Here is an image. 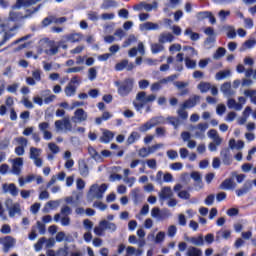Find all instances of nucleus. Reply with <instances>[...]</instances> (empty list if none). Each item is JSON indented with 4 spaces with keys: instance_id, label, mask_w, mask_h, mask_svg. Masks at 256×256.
<instances>
[{
    "instance_id": "nucleus-1",
    "label": "nucleus",
    "mask_w": 256,
    "mask_h": 256,
    "mask_svg": "<svg viewBox=\"0 0 256 256\" xmlns=\"http://www.w3.org/2000/svg\"><path fill=\"white\" fill-rule=\"evenodd\" d=\"M114 85L117 87V93L120 97H128L135 87L134 78H125L123 81H116Z\"/></svg>"
},
{
    "instance_id": "nucleus-2",
    "label": "nucleus",
    "mask_w": 256,
    "mask_h": 256,
    "mask_svg": "<svg viewBox=\"0 0 256 256\" xmlns=\"http://www.w3.org/2000/svg\"><path fill=\"white\" fill-rule=\"evenodd\" d=\"M29 15H23L21 12L12 10L9 12L8 18L5 20L6 29H8V33H13L17 29V22L22 19H27Z\"/></svg>"
},
{
    "instance_id": "nucleus-3",
    "label": "nucleus",
    "mask_w": 256,
    "mask_h": 256,
    "mask_svg": "<svg viewBox=\"0 0 256 256\" xmlns=\"http://www.w3.org/2000/svg\"><path fill=\"white\" fill-rule=\"evenodd\" d=\"M157 99L154 94L147 95V92H139L136 95V101L133 102L134 109L141 113L145 105L153 103Z\"/></svg>"
},
{
    "instance_id": "nucleus-4",
    "label": "nucleus",
    "mask_w": 256,
    "mask_h": 256,
    "mask_svg": "<svg viewBox=\"0 0 256 256\" xmlns=\"http://www.w3.org/2000/svg\"><path fill=\"white\" fill-rule=\"evenodd\" d=\"M107 189V184H102L100 186L99 184H93L88 192V201H93V199H102Z\"/></svg>"
},
{
    "instance_id": "nucleus-5",
    "label": "nucleus",
    "mask_w": 256,
    "mask_h": 256,
    "mask_svg": "<svg viewBox=\"0 0 256 256\" xmlns=\"http://www.w3.org/2000/svg\"><path fill=\"white\" fill-rule=\"evenodd\" d=\"M163 123H165V118L163 116H156L144 124H141L138 128V131H140V133H147V131H151L153 127H157V125H163Z\"/></svg>"
},
{
    "instance_id": "nucleus-6",
    "label": "nucleus",
    "mask_w": 256,
    "mask_h": 256,
    "mask_svg": "<svg viewBox=\"0 0 256 256\" xmlns=\"http://www.w3.org/2000/svg\"><path fill=\"white\" fill-rule=\"evenodd\" d=\"M209 129V124L207 122H200L197 125H190L189 130L194 131L193 137L195 139H205V133Z\"/></svg>"
},
{
    "instance_id": "nucleus-7",
    "label": "nucleus",
    "mask_w": 256,
    "mask_h": 256,
    "mask_svg": "<svg viewBox=\"0 0 256 256\" xmlns=\"http://www.w3.org/2000/svg\"><path fill=\"white\" fill-rule=\"evenodd\" d=\"M55 129L58 133H61V132L75 133V130L73 129V124H71V120H69V118H64L63 120H57L55 122Z\"/></svg>"
},
{
    "instance_id": "nucleus-8",
    "label": "nucleus",
    "mask_w": 256,
    "mask_h": 256,
    "mask_svg": "<svg viewBox=\"0 0 256 256\" xmlns=\"http://www.w3.org/2000/svg\"><path fill=\"white\" fill-rule=\"evenodd\" d=\"M41 153L43 150L37 147H30L29 159H31L35 167H43V160L41 159Z\"/></svg>"
},
{
    "instance_id": "nucleus-9",
    "label": "nucleus",
    "mask_w": 256,
    "mask_h": 256,
    "mask_svg": "<svg viewBox=\"0 0 256 256\" xmlns=\"http://www.w3.org/2000/svg\"><path fill=\"white\" fill-rule=\"evenodd\" d=\"M5 207L8 210L9 217H15V215H21V205L19 203H13L12 199L5 201Z\"/></svg>"
},
{
    "instance_id": "nucleus-10",
    "label": "nucleus",
    "mask_w": 256,
    "mask_h": 256,
    "mask_svg": "<svg viewBox=\"0 0 256 256\" xmlns=\"http://www.w3.org/2000/svg\"><path fill=\"white\" fill-rule=\"evenodd\" d=\"M44 53L50 56L57 55L59 53V45L57 42L52 40L45 41Z\"/></svg>"
},
{
    "instance_id": "nucleus-11",
    "label": "nucleus",
    "mask_w": 256,
    "mask_h": 256,
    "mask_svg": "<svg viewBox=\"0 0 256 256\" xmlns=\"http://www.w3.org/2000/svg\"><path fill=\"white\" fill-rule=\"evenodd\" d=\"M10 163L12 165L11 173L13 175H21V171L23 169V158L18 157L10 160Z\"/></svg>"
},
{
    "instance_id": "nucleus-12",
    "label": "nucleus",
    "mask_w": 256,
    "mask_h": 256,
    "mask_svg": "<svg viewBox=\"0 0 256 256\" xmlns=\"http://www.w3.org/2000/svg\"><path fill=\"white\" fill-rule=\"evenodd\" d=\"M219 189L223 191H233L237 189V183H235V179L233 177L225 179L219 186Z\"/></svg>"
},
{
    "instance_id": "nucleus-13",
    "label": "nucleus",
    "mask_w": 256,
    "mask_h": 256,
    "mask_svg": "<svg viewBox=\"0 0 256 256\" xmlns=\"http://www.w3.org/2000/svg\"><path fill=\"white\" fill-rule=\"evenodd\" d=\"M157 7H159L157 1H153L152 4L141 2L140 4L134 6V11H141V9H144V11L151 12L153 9H157Z\"/></svg>"
},
{
    "instance_id": "nucleus-14",
    "label": "nucleus",
    "mask_w": 256,
    "mask_h": 256,
    "mask_svg": "<svg viewBox=\"0 0 256 256\" xmlns=\"http://www.w3.org/2000/svg\"><path fill=\"white\" fill-rule=\"evenodd\" d=\"M173 197V190L169 186L162 187L161 191L159 192V199L161 201V205L165 202V199H172Z\"/></svg>"
},
{
    "instance_id": "nucleus-15",
    "label": "nucleus",
    "mask_w": 256,
    "mask_h": 256,
    "mask_svg": "<svg viewBox=\"0 0 256 256\" xmlns=\"http://www.w3.org/2000/svg\"><path fill=\"white\" fill-rule=\"evenodd\" d=\"M15 243H17V240H15V238L11 236H6L2 242L4 253H9V251L13 249V247H15Z\"/></svg>"
},
{
    "instance_id": "nucleus-16",
    "label": "nucleus",
    "mask_w": 256,
    "mask_h": 256,
    "mask_svg": "<svg viewBox=\"0 0 256 256\" xmlns=\"http://www.w3.org/2000/svg\"><path fill=\"white\" fill-rule=\"evenodd\" d=\"M251 189H253V181L247 180L240 189L236 190V195L237 197H243V195H247Z\"/></svg>"
},
{
    "instance_id": "nucleus-17",
    "label": "nucleus",
    "mask_w": 256,
    "mask_h": 256,
    "mask_svg": "<svg viewBox=\"0 0 256 256\" xmlns=\"http://www.w3.org/2000/svg\"><path fill=\"white\" fill-rule=\"evenodd\" d=\"M165 237H166V234L164 231H159L156 236H155V233H150L148 234V239L151 240V239H154V243L156 245H161V243H163L165 241Z\"/></svg>"
},
{
    "instance_id": "nucleus-18",
    "label": "nucleus",
    "mask_w": 256,
    "mask_h": 256,
    "mask_svg": "<svg viewBox=\"0 0 256 256\" xmlns=\"http://www.w3.org/2000/svg\"><path fill=\"white\" fill-rule=\"evenodd\" d=\"M139 29L140 31H159V29H161V26H159L158 23L146 22L140 24Z\"/></svg>"
},
{
    "instance_id": "nucleus-19",
    "label": "nucleus",
    "mask_w": 256,
    "mask_h": 256,
    "mask_svg": "<svg viewBox=\"0 0 256 256\" xmlns=\"http://www.w3.org/2000/svg\"><path fill=\"white\" fill-rule=\"evenodd\" d=\"M87 117H89V115L87 114V112L85 110H83V108H78L74 112V119H76V121L78 123H83V122L87 121Z\"/></svg>"
},
{
    "instance_id": "nucleus-20",
    "label": "nucleus",
    "mask_w": 256,
    "mask_h": 256,
    "mask_svg": "<svg viewBox=\"0 0 256 256\" xmlns=\"http://www.w3.org/2000/svg\"><path fill=\"white\" fill-rule=\"evenodd\" d=\"M2 189L5 193H10L12 197H17L19 195V189H17V186L15 184H3Z\"/></svg>"
},
{
    "instance_id": "nucleus-21",
    "label": "nucleus",
    "mask_w": 256,
    "mask_h": 256,
    "mask_svg": "<svg viewBox=\"0 0 256 256\" xmlns=\"http://www.w3.org/2000/svg\"><path fill=\"white\" fill-rule=\"evenodd\" d=\"M199 101H201V96H193L190 99L186 100L182 106L183 109H191L193 107H195V105H197L199 103Z\"/></svg>"
},
{
    "instance_id": "nucleus-22",
    "label": "nucleus",
    "mask_w": 256,
    "mask_h": 256,
    "mask_svg": "<svg viewBox=\"0 0 256 256\" xmlns=\"http://www.w3.org/2000/svg\"><path fill=\"white\" fill-rule=\"evenodd\" d=\"M175 41V36L169 32H163L158 37V42L162 45L165 43H173Z\"/></svg>"
},
{
    "instance_id": "nucleus-23",
    "label": "nucleus",
    "mask_w": 256,
    "mask_h": 256,
    "mask_svg": "<svg viewBox=\"0 0 256 256\" xmlns=\"http://www.w3.org/2000/svg\"><path fill=\"white\" fill-rule=\"evenodd\" d=\"M220 157L224 165H231L232 163L231 150H229V148L222 149L220 152Z\"/></svg>"
},
{
    "instance_id": "nucleus-24",
    "label": "nucleus",
    "mask_w": 256,
    "mask_h": 256,
    "mask_svg": "<svg viewBox=\"0 0 256 256\" xmlns=\"http://www.w3.org/2000/svg\"><path fill=\"white\" fill-rule=\"evenodd\" d=\"M47 256H69V250L67 247L59 248L57 251L48 249L46 251Z\"/></svg>"
},
{
    "instance_id": "nucleus-25",
    "label": "nucleus",
    "mask_w": 256,
    "mask_h": 256,
    "mask_svg": "<svg viewBox=\"0 0 256 256\" xmlns=\"http://www.w3.org/2000/svg\"><path fill=\"white\" fill-rule=\"evenodd\" d=\"M191 178L195 181L196 191H201V189H203V180L201 179V174L199 172H192Z\"/></svg>"
},
{
    "instance_id": "nucleus-26",
    "label": "nucleus",
    "mask_w": 256,
    "mask_h": 256,
    "mask_svg": "<svg viewBox=\"0 0 256 256\" xmlns=\"http://www.w3.org/2000/svg\"><path fill=\"white\" fill-rule=\"evenodd\" d=\"M41 0H17L16 5L13 9H21V7H31V5H35L39 3Z\"/></svg>"
},
{
    "instance_id": "nucleus-27",
    "label": "nucleus",
    "mask_w": 256,
    "mask_h": 256,
    "mask_svg": "<svg viewBox=\"0 0 256 256\" xmlns=\"http://www.w3.org/2000/svg\"><path fill=\"white\" fill-rule=\"evenodd\" d=\"M54 221L56 223H59V221H60L62 227H69V225H71V218H69V216L61 217V214H55Z\"/></svg>"
},
{
    "instance_id": "nucleus-28",
    "label": "nucleus",
    "mask_w": 256,
    "mask_h": 256,
    "mask_svg": "<svg viewBox=\"0 0 256 256\" xmlns=\"http://www.w3.org/2000/svg\"><path fill=\"white\" fill-rule=\"evenodd\" d=\"M220 91L223 92V95H225V97H232V95L235 94V90H233V88H231V82H225L221 86Z\"/></svg>"
},
{
    "instance_id": "nucleus-29",
    "label": "nucleus",
    "mask_w": 256,
    "mask_h": 256,
    "mask_svg": "<svg viewBox=\"0 0 256 256\" xmlns=\"http://www.w3.org/2000/svg\"><path fill=\"white\" fill-rule=\"evenodd\" d=\"M115 134L109 130H103L102 136L100 137V143H111Z\"/></svg>"
},
{
    "instance_id": "nucleus-30",
    "label": "nucleus",
    "mask_w": 256,
    "mask_h": 256,
    "mask_svg": "<svg viewBox=\"0 0 256 256\" xmlns=\"http://www.w3.org/2000/svg\"><path fill=\"white\" fill-rule=\"evenodd\" d=\"M88 153H89L90 157L92 159H94V161H97V163H102L103 156L101 154H99V152H97V150L95 148H93V146L88 147Z\"/></svg>"
},
{
    "instance_id": "nucleus-31",
    "label": "nucleus",
    "mask_w": 256,
    "mask_h": 256,
    "mask_svg": "<svg viewBox=\"0 0 256 256\" xmlns=\"http://www.w3.org/2000/svg\"><path fill=\"white\" fill-rule=\"evenodd\" d=\"M101 225H104L105 231H109L110 233H115V231H117V224L110 222L109 220H102Z\"/></svg>"
},
{
    "instance_id": "nucleus-32",
    "label": "nucleus",
    "mask_w": 256,
    "mask_h": 256,
    "mask_svg": "<svg viewBox=\"0 0 256 256\" xmlns=\"http://www.w3.org/2000/svg\"><path fill=\"white\" fill-rule=\"evenodd\" d=\"M79 173L82 177H89V166L85 160L79 162Z\"/></svg>"
},
{
    "instance_id": "nucleus-33",
    "label": "nucleus",
    "mask_w": 256,
    "mask_h": 256,
    "mask_svg": "<svg viewBox=\"0 0 256 256\" xmlns=\"http://www.w3.org/2000/svg\"><path fill=\"white\" fill-rule=\"evenodd\" d=\"M227 107L228 109H234L235 111H241V109H243V105L235 101L233 98L228 99Z\"/></svg>"
},
{
    "instance_id": "nucleus-34",
    "label": "nucleus",
    "mask_w": 256,
    "mask_h": 256,
    "mask_svg": "<svg viewBox=\"0 0 256 256\" xmlns=\"http://www.w3.org/2000/svg\"><path fill=\"white\" fill-rule=\"evenodd\" d=\"M64 39L66 41H69L70 43H79L81 41V34L79 33H72L64 36Z\"/></svg>"
},
{
    "instance_id": "nucleus-35",
    "label": "nucleus",
    "mask_w": 256,
    "mask_h": 256,
    "mask_svg": "<svg viewBox=\"0 0 256 256\" xmlns=\"http://www.w3.org/2000/svg\"><path fill=\"white\" fill-rule=\"evenodd\" d=\"M166 121H168V123L172 125L174 129H179L181 126V119L179 117L169 116L166 118Z\"/></svg>"
},
{
    "instance_id": "nucleus-36",
    "label": "nucleus",
    "mask_w": 256,
    "mask_h": 256,
    "mask_svg": "<svg viewBox=\"0 0 256 256\" xmlns=\"http://www.w3.org/2000/svg\"><path fill=\"white\" fill-rule=\"evenodd\" d=\"M64 93L66 97H75V94L77 93V86H72L71 84H67Z\"/></svg>"
},
{
    "instance_id": "nucleus-37",
    "label": "nucleus",
    "mask_w": 256,
    "mask_h": 256,
    "mask_svg": "<svg viewBox=\"0 0 256 256\" xmlns=\"http://www.w3.org/2000/svg\"><path fill=\"white\" fill-rule=\"evenodd\" d=\"M201 255H203V251H201V249L195 246H190L186 251V256H201Z\"/></svg>"
},
{
    "instance_id": "nucleus-38",
    "label": "nucleus",
    "mask_w": 256,
    "mask_h": 256,
    "mask_svg": "<svg viewBox=\"0 0 256 256\" xmlns=\"http://www.w3.org/2000/svg\"><path fill=\"white\" fill-rule=\"evenodd\" d=\"M14 36L15 33L10 32H7L6 34H0V47H3V45H5V43H7V41L10 39H13Z\"/></svg>"
},
{
    "instance_id": "nucleus-39",
    "label": "nucleus",
    "mask_w": 256,
    "mask_h": 256,
    "mask_svg": "<svg viewBox=\"0 0 256 256\" xmlns=\"http://www.w3.org/2000/svg\"><path fill=\"white\" fill-rule=\"evenodd\" d=\"M117 5L118 4L115 0H104L100 6V9L107 11V9H111V7H117Z\"/></svg>"
},
{
    "instance_id": "nucleus-40",
    "label": "nucleus",
    "mask_w": 256,
    "mask_h": 256,
    "mask_svg": "<svg viewBox=\"0 0 256 256\" xmlns=\"http://www.w3.org/2000/svg\"><path fill=\"white\" fill-rule=\"evenodd\" d=\"M162 51H165V46H163V44L160 42L151 44V52L153 55H157V53H161Z\"/></svg>"
},
{
    "instance_id": "nucleus-41",
    "label": "nucleus",
    "mask_w": 256,
    "mask_h": 256,
    "mask_svg": "<svg viewBox=\"0 0 256 256\" xmlns=\"http://www.w3.org/2000/svg\"><path fill=\"white\" fill-rule=\"evenodd\" d=\"M189 241L190 243H192V245H196V247H203V245H205V240H203V236L191 237Z\"/></svg>"
},
{
    "instance_id": "nucleus-42",
    "label": "nucleus",
    "mask_w": 256,
    "mask_h": 256,
    "mask_svg": "<svg viewBox=\"0 0 256 256\" xmlns=\"http://www.w3.org/2000/svg\"><path fill=\"white\" fill-rule=\"evenodd\" d=\"M227 77H231V71L229 70L220 71L215 75L216 81H223V79H227Z\"/></svg>"
},
{
    "instance_id": "nucleus-43",
    "label": "nucleus",
    "mask_w": 256,
    "mask_h": 256,
    "mask_svg": "<svg viewBox=\"0 0 256 256\" xmlns=\"http://www.w3.org/2000/svg\"><path fill=\"white\" fill-rule=\"evenodd\" d=\"M139 139H141V134H139V132H132L127 139V144L133 145V143L139 141Z\"/></svg>"
},
{
    "instance_id": "nucleus-44",
    "label": "nucleus",
    "mask_w": 256,
    "mask_h": 256,
    "mask_svg": "<svg viewBox=\"0 0 256 256\" xmlns=\"http://www.w3.org/2000/svg\"><path fill=\"white\" fill-rule=\"evenodd\" d=\"M225 31L228 39H235L237 37V32L235 31V27L226 26Z\"/></svg>"
},
{
    "instance_id": "nucleus-45",
    "label": "nucleus",
    "mask_w": 256,
    "mask_h": 256,
    "mask_svg": "<svg viewBox=\"0 0 256 256\" xmlns=\"http://www.w3.org/2000/svg\"><path fill=\"white\" fill-rule=\"evenodd\" d=\"M255 44H256L255 40H247L240 47V51H247V49H253L255 47Z\"/></svg>"
},
{
    "instance_id": "nucleus-46",
    "label": "nucleus",
    "mask_w": 256,
    "mask_h": 256,
    "mask_svg": "<svg viewBox=\"0 0 256 256\" xmlns=\"http://www.w3.org/2000/svg\"><path fill=\"white\" fill-rule=\"evenodd\" d=\"M184 35L190 37L191 41H199V33L193 32L191 28H187L184 32Z\"/></svg>"
},
{
    "instance_id": "nucleus-47",
    "label": "nucleus",
    "mask_w": 256,
    "mask_h": 256,
    "mask_svg": "<svg viewBox=\"0 0 256 256\" xmlns=\"http://www.w3.org/2000/svg\"><path fill=\"white\" fill-rule=\"evenodd\" d=\"M231 16V11L229 10H220L218 13L219 20L221 23H225L227 21V17Z\"/></svg>"
},
{
    "instance_id": "nucleus-48",
    "label": "nucleus",
    "mask_w": 256,
    "mask_h": 256,
    "mask_svg": "<svg viewBox=\"0 0 256 256\" xmlns=\"http://www.w3.org/2000/svg\"><path fill=\"white\" fill-rule=\"evenodd\" d=\"M173 214L171 213V210L164 208L160 211V219L159 221H165V219H169V217H172Z\"/></svg>"
},
{
    "instance_id": "nucleus-49",
    "label": "nucleus",
    "mask_w": 256,
    "mask_h": 256,
    "mask_svg": "<svg viewBox=\"0 0 256 256\" xmlns=\"http://www.w3.org/2000/svg\"><path fill=\"white\" fill-rule=\"evenodd\" d=\"M185 109L187 108H183V105H181L180 108L177 110L178 117H180V119H183V121L189 119V113H187Z\"/></svg>"
},
{
    "instance_id": "nucleus-50",
    "label": "nucleus",
    "mask_w": 256,
    "mask_h": 256,
    "mask_svg": "<svg viewBox=\"0 0 256 256\" xmlns=\"http://www.w3.org/2000/svg\"><path fill=\"white\" fill-rule=\"evenodd\" d=\"M94 233L98 237H102V235H105V225H102L101 221L99 222V225L94 228Z\"/></svg>"
},
{
    "instance_id": "nucleus-51",
    "label": "nucleus",
    "mask_w": 256,
    "mask_h": 256,
    "mask_svg": "<svg viewBox=\"0 0 256 256\" xmlns=\"http://www.w3.org/2000/svg\"><path fill=\"white\" fill-rule=\"evenodd\" d=\"M198 89H199V91H201V93H207V91H209V89H211V83L200 82L198 85Z\"/></svg>"
},
{
    "instance_id": "nucleus-52",
    "label": "nucleus",
    "mask_w": 256,
    "mask_h": 256,
    "mask_svg": "<svg viewBox=\"0 0 256 256\" xmlns=\"http://www.w3.org/2000/svg\"><path fill=\"white\" fill-rule=\"evenodd\" d=\"M225 53H227V50H225V48L220 47L216 50V52L213 55V59H221V57H225Z\"/></svg>"
},
{
    "instance_id": "nucleus-53",
    "label": "nucleus",
    "mask_w": 256,
    "mask_h": 256,
    "mask_svg": "<svg viewBox=\"0 0 256 256\" xmlns=\"http://www.w3.org/2000/svg\"><path fill=\"white\" fill-rule=\"evenodd\" d=\"M56 241L57 243H62V241H70L69 236L65 234V232L61 231L56 234Z\"/></svg>"
},
{
    "instance_id": "nucleus-54",
    "label": "nucleus",
    "mask_w": 256,
    "mask_h": 256,
    "mask_svg": "<svg viewBox=\"0 0 256 256\" xmlns=\"http://www.w3.org/2000/svg\"><path fill=\"white\" fill-rule=\"evenodd\" d=\"M45 241H47V238L42 237L40 238L37 243L34 245V249L37 253H39V251H41V249H43V245H45Z\"/></svg>"
},
{
    "instance_id": "nucleus-55",
    "label": "nucleus",
    "mask_w": 256,
    "mask_h": 256,
    "mask_svg": "<svg viewBox=\"0 0 256 256\" xmlns=\"http://www.w3.org/2000/svg\"><path fill=\"white\" fill-rule=\"evenodd\" d=\"M185 65H186L187 69H195L197 67V62L194 60H191V58H189V57H186Z\"/></svg>"
},
{
    "instance_id": "nucleus-56",
    "label": "nucleus",
    "mask_w": 256,
    "mask_h": 256,
    "mask_svg": "<svg viewBox=\"0 0 256 256\" xmlns=\"http://www.w3.org/2000/svg\"><path fill=\"white\" fill-rule=\"evenodd\" d=\"M127 65H129V60H122L118 64H116V71H123V69H127Z\"/></svg>"
},
{
    "instance_id": "nucleus-57",
    "label": "nucleus",
    "mask_w": 256,
    "mask_h": 256,
    "mask_svg": "<svg viewBox=\"0 0 256 256\" xmlns=\"http://www.w3.org/2000/svg\"><path fill=\"white\" fill-rule=\"evenodd\" d=\"M88 79L90 81H95L97 79V69H95V67L88 70Z\"/></svg>"
},
{
    "instance_id": "nucleus-58",
    "label": "nucleus",
    "mask_w": 256,
    "mask_h": 256,
    "mask_svg": "<svg viewBox=\"0 0 256 256\" xmlns=\"http://www.w3.org/2000/svg\"><path fill=\"white\" fill-rule=\"evenodd\" d=\"M85 67L83 66H75V67H70L66 69L65 73H81V71H84Z\"/></svg>"
},
{
    "instance_id": "nucleus-59",
    "label": "nucleus",
    "mask_w": 256,
    "mask_h": 256,
    "mask_svg": "<svg viewBox=\"0 0 256 256\" xmlns=\"http://www.w3.org/2000/svg\"><path fill=\"white\" fill-rule=\"evenodd\" d=\"M151 148H141L138 152L139 157H149L151 155Z\"/></svg>"
},
{
    "instance_id": "nucleus-60",
    "label": "nucleus",
    "mask_w": 256,
    "mask_h": 256,
    "mask_svg": "<svg viewBox=\"0 0 256 256\" xmlns=\"http://www.w3.org/2000/svg\"><path fill=\"white\" fill-rule=\"evenodd\" d=\"M167 235L168 237H171V238L175 237V235H177V226L170 225L167 230Z\"/></svg>"
},
{
    "instance_id": "nucleus-61",
    "label": "nucleus",
    "mask_w": 256,
    "mask_h": 256,
    "mask_svg": "<svg viewBox=\"0 0 256 256\" xmlns=\"http://www.w3.org/2000/svg\"><path fill=\"white\" fill-rule=\"evenodd\" d=\"M151 217H153V219H156L157 221H159L160 217H161V209L155 207L151 210Z\"/></svg>"
},
{
    "instance_id": "nucleus-62",
    "label": "nucleus",
    "mask_w": 256,
    "mask_h": 256,
    "mask_svg": "<svg viewBox=\"0 0 256 256\" xmlns=\"http://www.w3.org/2000/svg\"><path fill=\"white\" fill-rule=\"evenodd\" d=\"M49 127H51L49 122H41L38 125V129H39V131H41V133H45V132L49 131Z\"/></svg>"
},
{
    "instance_id": "nucleus-63",
    "label": "nucleus",
    "mask_w": 256,
    "mask_h": 256,
    "mask_svg": "<svg viewBox=\"0 0 256 256\" xmlns=\"http://www.w3.org/2000/svg\"><path fill=\"white\" fill-rule=\"evenodd\" d=\"M59 204V200H51L46 203L45 209H47V207H49V209H57Z\"/></svg>"
},
{
    "instance_id": "nucleus-64",
    "label": "nucleus",
    "mask_w": 256,
    "mask_h": 256,
    "mask_svg": "<svg viewBox=\"0 0 256 256\" xmlns=\"http://www.w3.org/2000/svg\"><path fill=\"white\" fill-rule=\"evenodd\" d=\"M166 155H167L168 159H171V161H175V159H177L179 157V154L177 153L176 150H168L166 152Z\"/></svg>"
}]
</instances>
